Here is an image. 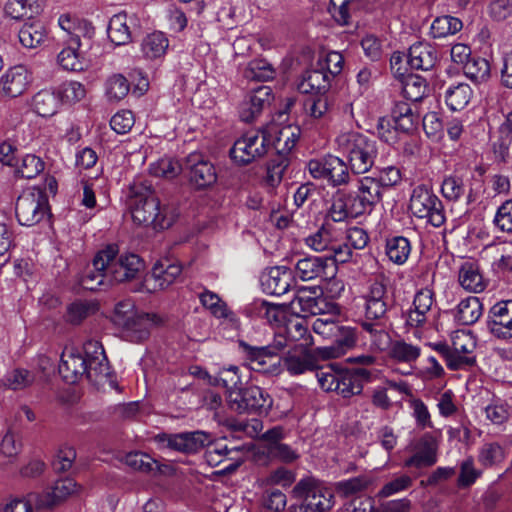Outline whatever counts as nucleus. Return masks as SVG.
Masks as SVG:
<instances>
[{
  "instance_id": "0eeeda50",
  "label": "nucleus",
  "mask_w": 512,
  "mask_h": 512,
  "mask_svg": "<svg viewBox=\"0 0 512 512\" xmlns=\"http://www.w3.org/2000/svg\"><path fill=\"white\" fill-rule=\"evenodd\" d=\"M270 149L269 135L265 131H248L234 142L229 154L235 163L245 166L263 158Z\"/></svg>"
},
{
  "instance_id": "412c9836",
  "label": "nucleus",
  "mask_w": 512,
  "mask_h": 512,
  "mask_svg": "<svg viewBox=\"0 0 512 512\" xmlns=\"http://www.w3.org/2000/svg\"><path fill=\"white\" fill-rule=\"evenodd\" d=\"M31 83V75L23 65L8 69L0 78V92L7 97L22 95Z\"/></svg>"
},
{
  "instance_id": "58836bf2",
  "label": "nucleus",
  "mask_w": 512,
  "mask_h": 512,
  "mask_svg": "<svg viewBox=\"0 0 512 512\" xmlns=\"http://www.w3.org/2000/svg\"><path fill=\"white\" fill-rule=\"evenodd\" d=\"M473 96V90L464 82L452 83L445 91V101L452 111L464 109Z\"/></svg>"
},
{
  "instance_id": "052dcab7",
  "label": "nucleus",
  "mask_w": 512,
  "mask_h": 512,
  "mask_svg": "<svg viewBox=\"0 0 512 512\" xmlns=\"http://www.w3.org/2000/svg\"><path fill=\"white\" fill-rule=\"evenodd\" d=\"M322 317L316 318L312 323V330L323 339L333 340L339 331L340 323L331 315L324 312Z\"/></svg>"
},
{
  "instance_id": "6e6d98bb",
  "label": "nucleus",
  "mask_w": 512,
  "mask_h": 512,
  "mask_svg": "<svg viewBox=\"0 0 512 512\" xmlns=\"http://www.w3.org/2000/svg\"><path fill=\"white\" fill-rule=\"evenodd\" d=\"M463 27L462 21L456 17L445 15L437 17L431 25L434 38H443L459 32Z\"/></svg>"
},
{
  "instance_id": "f03ea898",
  "label": "nucleus",
  "mask_w": 512,
  "mask_h": 512,
  "mask_svg": "<svg viewBox=\"0 0 512 512\" xmlns=\"http://www.w3.org/2000/svg\"><path fill=\"white\" fill-rule=\"evenodd\" d=\"M126 205L134 224L154 230L170 228L179 215L174 205L161 204L152 185L141 179L129 185Z\"/></svg>"
},
{
  "instance_id": "864d4df0",
  "label": "nucleus",
  "mask_w": 512,
  "mask_h": 512,
  "mask_svg": "<svg viewBox=\"0 0 512 512\" xmlns=\"http://www.w3.org/2000/svg\"><path fill=\"white\" fill-rule=\"evenodd\" d=\"M81 46L67 43V47L62 49L57 56L58 64L67 71H81L84 63L81 60Z\"/></svg>"
},
{
  "instance_id": "4468645a",
  "label": "nucleus",
  "mask_w": 512,
  "mask_h": 512,
  "mask_svg": "<svg viewBox=\"0 0 512 512\" xmlns=\"http://www.w3.org/2000/svg\"><path fill=\"white\" fill-rule=\"evenodd\" d=\"M486 326L499 339L512 338V299L497 302L490 308Z\"/></svg>"
},
{
  "instance_id": "3c124183",
  "label": "nucleus",
  "mask_w": 512,
  "mask_h": 512,
  "mask_svg": "<svg viewBox=\"0 0 512 512\" xmlns=\"http://www.w3.org/2000/svg\"><path fill=\"white\" fill-rule=\"evenodd\" d=\"M463 69L465 75L476 83L487 81L491 75L489 61L479 56H472L467 63H465Z\"/></svg>"
},
{
  "instance_id": "5701e85b",
  "label": "nucleus",
  "mask_w": 512,
  "mask_h": 512,
  "mask_svg": "<svg viewBox=\"0 0 512 512\" xmlns=\"http://www.w3.org/2000/svg\"><path fill=\"white\" fill-rule=\"evenodd\" d=\"M77 491V484L71 478L57 480L52 487L48 488L36 498L38 508H52Z\"/></svg>"
},
{
  "instance_id": "de8ad7c7",
  "label": "nucleus",
  "mask_w": 512,
  "mask_h": 512,
  "mask_svg": "<svg viewBox=\"0 0 512 512\" xmlns=\"http://www.w3.org/2000/svg\"><path fill=\"white\" fill-rule=\"evenodd\" d=\"M16 176L33 179L44 170V162L34 154H25L13 166Z\"/></svg>"
},
{
  "instance_id": "79ce46f5",
  "label": "nucleus",
  "mask_w": 512,
  "mask_h": 512,
  "mask_svg": "<svg viewBox=\"0 0 512 512\" xmlns=\"http://www.w3.org/2000/svg\"><path fill=\"white\" fill-rule=\"evenodd\" d=\"M169 40L162 32L148 34L141 43V52L146 59H158L165 55Z\"/></svg>"
},
{
  "instance_id": "69168bd1",
  "label": "nucleus",
  "mask_w": 512,
  "mask_h": 512,
  "mask_svg": "<svg viewBox=\"0 0 512 512\" xmlns=\"http://www.w3.org/2000/svg\"><path fill=\"white\" fill-rule=\"evenodd\" d=\"M504 458V449L496 442L485 443L480 448L478 455L479 462L486 467L496 465L503 461Z\"/></svg>"
},
{
  "instance_id": "20e7f679",
  "label": "nucleus",
  "mask_w": 512,
  "mask_h": 512,
  "mask_svg": "<svg viewBox=\"0 0 512 512\" xmlns=\"http://www.w3.org/2000/svg\"><path fill=\"white\" fill-rule=\"evenodd\" d=\"M372 371L366 367L354 369H339L330 364L317 371V380L321 389L326 392H336L343 398L361 394L364 382H369Z\"/></svg>"
},
{
  "instance_id": "f257e3e1",
  "label": "nucleus",
  "mask_w": 512,
  "mask_h": 512,
  "mask_svg": "<svg viewBox=\"0 0 512 512\" xmlns=\"http://www.w3.org/2000/svg\"><path fill=\"white\" fill-rule=\"evenodd\" d=\"M144 261L134 253L118 255L115 245H108L100 250L93 258L81 278V285L91 291L108 286L113 280L118 283L137 279L144 271Z\"/></svg>"
},
{
  "instance_id": "bb28decb",
  "label": "nucleus",
  "mask_w": 512,
  "mask_h": 512,
  "mask_svg": "<svg viewBox=\"0 0 512 512\" xmlns=\"http://www.w3.org/2000/svg\"><path fill=\"white\" fill-rule=\"evenodd\" d=\"M330 74L320 69L316 64L313 68L304 72L298 90L303 94L327 93L331 87Z\"/></svg>"
},
{
  "instance_id": "c756f323",
  "label": "nucleus",
  "mask_w": 512,
  "mask_h": 512,
  "mask_svg": "<svg viewBox=\"0 0 512 512\" xmlns=\"http://www.w3.org/2000/svg\"><path fill=\"white\" fill-rule=\"evenodd\" d=\"M59 26L67 33L66 43L82 46L81 37L90 40L94 28L85 21H80L68 14L61 15L58 19Z\"/></svg>"
},
{
  "instance_id": "6e6552de",
  "label": "nucleus",
  "mask_w": 512,
  "mask_h": 512,
  "mask_svg": "<svg viewBox=\"0 0 512 512\" xmlns=\"http://www.w3.org/2000/svg\"><path fill=\"white\" fill-rule=\"evenodd\" d=\"M409 209L415 217L425 219L434 227H440L446 219L441 200L425 185L413 189Z\"/></svg>"
},
{
  "instance_id": "8fccbe9b",
  "label": "nucleus",
  "mask_w": 512,
  "mask_h": 512,
  "mask_svg": "<svg viewBox=\"0 0 512 512\" xmlns=\"http://www.w3.org/2000/svg\"><path fill=\"white\" fill-rule=\"evenodd\" d=\"M276 70L266 59L251 60L244 70L245 78L255 81H269L274 79Z\"/></svg>"
},
{
  "instance_id": "774afa93",
  "label": "nucleus",
  "mask_w": 512,
  "mask_h": 512,
  "mask_svg": "<svg viewBox=\"0 0 512 512\" xmlns=\"http://www.w3.org/2000/svg\"><path fill=\"white\" fill-rule=\"evenodd\" d=\"M216 382L221 383L223 387L227 389V392L238 389L242 385V376L240 373V368L235 365H230L229 367H224L219 370Z\"/></svg>"
},
{
  "instance_id": "bf43d9fd",
  "label": "nucleus",
  "mask_w": 512,
  "mask_h": 512,
  "mask_svg": "<svg viewBox=\"0 0 512 512\" xmlns=\"http://www.w3.org/2000/svg\"><path fill=\"white\" fill-rule=\"evenodd\" d=\"M128 80L121 74L110 76L105 83V94L109 101H119L129 92Z\"/></svg>"
},
{
  "instance_id": "a211bd4d",
  "label": "nucleus",
  "mask_w": 512,
  "mask_h": 512,
  "mask_svg": "<svg viewBox=\"0 0 512 512\" xmlns=\"http://www.w3.org/2000/svg\"><path fill=\"white\" fill-rule=\"evenodd\" d=\"M83 349L87 356V372L84 376L92 382L108 377L110 367L102 345L98 341H89L84 344Z\"/></svg>"
},
{
  "instance_id": "9b49d317",
  "label": "nucleus",
  "mask_w": 512,
  "mask_h": 512,
  "mask_svg": "<svg viewBox=\"0 0 512 512\" xmlns=\"http://www.w3.org/2000/svg\"><path fill=\"white\" fill-rule=\"evenodd\" d=\"M184 171L197 189H205L217 181L214 165L201 153H190L184 162Z\"/></svg>"
},
{
  "instance_id": "37998d69",
  "label": "nucleus",
  "mask_w": 512,
  "mask_h": 512,
  "mask_svg": "<svg viewBox=\"0 0 512 512\" xmlns=\"http://www.w3.org/2000/svg\"><path fill=\"white\" fill-rule=\"evenodd\" d=\"M385 253L391 262L397 265H402L408 260L411 253L410 241L403 236L387 238Z\"/></svg>"
},
{
  "instance_id": "72a5a7b5",
  "label": "nucleus",
  "mask_w": 512,
  "mask_h": 512,
  "mask_svg": "<svg viewBox=\"0 0 512 512\" xmlns=\"http://www.w3.org/2000/svg\"><path fill=\"white\" fill-rule=\"evenodd\" d=\"M357 340L356 329L350 326L340 325L337 336L332 340L333 345L324 348V358H337L345 354L347 350L355 346Z\"/></svg>"
},
{
  "instance_id": "f8f14e48",
  "label": "nucleus",
  "mask_w": 512,
  "mask_h": 512,
  "mask_svg": "<svg viewBox=\"0 0 512 512\" xmlns=\"http://www.w3.org/2000/svg\"><path fill=\"white\" fill-rule=\"evenodd\" d=\"M366 214L355 191L338 189L332 196L329 216L334 222H343L355 219Z\"/></svg>"
},
{
  "instance_id": "393cba45",
  "label": "nucleus",
  "mask_w": 512,
  "mask_h": 512,
  "mask_svg": "<svg viewBox=\"0 0 512 512\" xmlns=\"http://www.w3.org/2000/svg\"><path fill=\"white\" fill-rule=\"evenodd\" d=\"M48 37L46 26L41 20L33 18L31 15L18 30L20 44L27 49H36L45 43Z\"/></svg>"
},
{
  "instance_id": "9d476101",
  "label": "nucleus",
  "mask_w": 512,
  "mask_h": 512,
  "mask_svg": "<svg viewBox=\"0 0 512 512\" xmlns=\"http://www.w3.org/2000/svg\"><path fill=\"white\" fill-rule=\"evenodd\" d=\"M307 169L312 178L325 180L333 187L345 185L350 180L348 165L337 156L312 159L308 162Z\"/></svg>"
},
{
  "instance_id": "6ab92c4d",
  "label": "nucleus",
  "mask_w": 512,
  "mask_h": 512,
  "mask_svg": "<svg viewBox=\"0 0 512 512\" xmlns=\"http://www.w3.org/2000/svg\"><path fill=\"white\" fill-rule=\"evenodd\" d=\"M181 271L179 264L170 263L168 260L159 261L154 264L151 273L145 277L143 285L149 292L165 289L180 276Z\"/></svg>"
},
{
  "instance_id": "c03bdc74",
  "label": "nucleus",
  "mask_w": 512,
  "mask_h": 512,
  "mask_svg": "<svg viewBox=\"0 0 512 512\" xmlns=\"http://www.w3.org/2000/svg\"><path fill=\"white\" fill-rule=\"evenodd\" d=\"M199 298L201 304L209 309L215 317L227 319L232 323L237 321L235 313L227 307L226 303L216 293L205 290Z\"/></svg>"
},
{
  "instance_id": "4be33fe9",
  "label": "nucleus",
  "mask_w": 512,
  "mask_h": 512,
  "mask_svg": "<svg viewBox=\"0 0 512 512\" xmlns=\"http://www.w3.org/2000/svg\"><path fill=\"white\" fill-rule=\"evenodd\" d=\"M295 271L303 281L328 279L333 276V262L327 261L324 256H308L297 261Z\"/></svg>"
},
{
  "instance_id": "cd10ccee",
  "label": "nucleus",
  "mask_w": 512,
  "mask_h": 512,
  "mask_svg": "<svg viewBox=\"0 0 512 512\" xmlns=\"http://www.w3.org/2000/svg\"><path fill=\"white\" fill-rule=\"evenodd\" d=\"M437 443L430 435L423 436L416 445V452L405 460V467H430L437 462Z\"/></svg>"
},
{
  "instance_id": "2f4dec72",
  "label": "nucleus",
  "mask_w": 512,
  "mask_h": 512,
  "mask_svg": "<svg viewBox=\"0 0 512 512\" xmlns=\"http://www.w3.org/2000/svg\"><path fill=\"white\" fill-rule=\"evenodd\" d=\"M451 314L459 325H472L482 316L483 305L478 297L469 296L461 300Z\"/></svg>"
},
{
  "instance_id": "e2e57ef3",
  "label": "nucleus",
  "mask_w": 512,
  "mask_h": 512,
  "mask_svg": "<svg viewBox=\"0 0 512 512\" xmlns=\"http://www.w3.org/2000/svg\"><path fill=\"white\" fill-rule=\"evenodd\" d=\"M465 185L462 177L449 175L443 179L441 193L449 201H458L465 194Z\"/></svg>"
},
{
  "instance_id": "473e14b6",
  "label": "nucleus",
  "mask_w": 512,
  "mask_h": 512,
  "mask_svg": "<svg viewBox=\"0 0 512 512\" xmlns=\"http://www.w3.org/2000/svg\"><path fill=\"white\" fill-rule=\"evenodd\" d=\"M355 193L366 213H370L382 198L381 187L374 177L366 176L359 179Z\"/></svg>"
},
{
  "instance_id": "680f3d73",
  "label": "nucleus",
  "mask_w": 512,
  "mask_h": 512,
  "mask_svg": "<svg viewBox=\"0 0 512 512\" xmlns=\"http://www.w3.org/2000/svg\"><path fill=\"white\" fill-rule=\"evenodd\" d=\"M34 380L35 376L32 372L17 368L6 374L4 385L11 390H22L32 385Z\"/></svg>"
},
{
  "instance_id": "ddd939ff",
  "label": "nucleus",
  "mask_w": 512,
  "mask_h": 512,
  "mask_svg": "<svg viewBox=\"0 0 512 512\" xmlns=\"http://www.w3.org/2000/svg\"><path fill=\"white\" fill-rule=\"evenodd\" d=\"M365 316L368 319H385L393 300L388 294L386 285L379 280L371 282L364 295Z\"/></svg>"
},
{
  "instance_id": "aec40b11",
  "label": "nucleus",
  "mask_w": 512,
  "mask_h": 512,
  "mask_svg": "<svg viewBox=\"0 0 512 512\" xmlns=\"http://www.w3.org/2000/svg\"><path fill=\"white\" fill-rule=\"evenodd\" d=\"M273 100L272 89L260 86L250 92L240 105V118L244 122H252Z\"/></svg>"
},
{
  "instance_id": "0e129e2a",
  "label": "nucleus",
  "mask_w": 512,
  "mask_h": 512,
  "mask_svg": "<svg viewBox=\"0 0 512 512\" xmlns=\"http://www.w3.org/2000/svg\"><path fill=\"white\" fill-rule=\"evenodd\" d=\"M184 171V164L172 158H162L151 166V172L157 177L175 178Z\"/></svg>"
},
{
  "instance_id": "4d7b16f0",
  "label": "nucleus",
  "mask_w": 512,
  "mask_h": 512,
  "mask_svg": "<svg viewBox=\"0 0 512 512\" xmlns=\"http://www.w3.org/2000/svg\"><path fill=\"white\" fill-rule=\"evenodd\" d=\"M402 92L407 100L418 102L426 95V80L418 75H408L403 81Z\"/></svg>"
},
{
  "instance_id": "b1692460",
  "label": "nucleus",
  "mask_w": 512,
  "mask_h": 512,
  "mask_svg": "<svg viewBox=\"0 0 512 512\" xmlns=\"http://www.w3.org/2000/svg\"><path fill=\"white\" fill-rule=\"evenodd\" d=\"M293 282V273L285 266L270 268L268 273L261 279L263 291L275 296L287 293Z\"/></svg>"
},
{
  "instance_id": "2eb2a0df",
  "label": "nucleus",
  "mask_w": 512,
  "mask_h": 512,
  "mask_svg": "<svg viewBox=\"0 0 512 512\" xmlns=\"http://www.w3.org/2000/svg\"><path fill=\"white\" fill-rule=\"evenodd\" d=\"M309 342L302 343L290 349L281 359L285 369L292 376L301 375L310 371H318L323 366H319L317 357L305 346Z\"/></svg>"
},
{
  "instance_id": "c85d7f7f",
  "label": "nucleus",
  "mask_w": 512,
  "mask_h": 512,
  "mask_svg": "<svg viewBox=\"0 0 512 512\" xmlns=\"http://www.w3.org/2000/svg\"><path fill=\"white\" fill-rule=\"evenodd\" d=\"M434 303V292L430 288L419 290L413 300L414 309L408 313L406 324L410 327H420L427 320V313Z\"/></svg>"
},
{
  "instance_id": "1a4fd4ad",
  "label": "nucleus",
  "mask_w": 512,
  "mask_h": 512,
  "mask_svg": "<svg viewBox=\"0 0 512 512\" xmlns=\"http://www.w3.org/2000/svg\"><path fill=\"white\" fill-rule=\"evenodd\" d=\"M160 448H168L185 454H194L212 443L211 434L196 430L176 434L161 433L154 437Z\"/></svg>"
},
{
  "instance_id": "13d9d810",
  "label": "nucleus",
  "mask_w": 512,
  "mask_h": 512,
  "mask_svg": "<svg viewBox=\"0 0 512 512\" xmlns=\"http://www.w3.org/2000/svg\"><path fill=\"white\" fill-rule=\"evenodd\" d=\"M135 304L131 299H124L116 303L111 321L114 325L123 329L138 314Z\"/></svg>"
},
{
  "instance_id": "423d86ee",
  "label": "nucleus",
  "mask_w": 512,
  "mask_h": 512,
  "mask_svg": "<svg viewBox=\"0 0 512 512\" xmlns=\"http://www.w3.org/2000/svg\"><path fill=\"white\" fill-rule=\"evenodd\" d=\"M292 496L302 500L294 512H326L333 506L332 492L310 477L301 479L294 486Z\"/></svg>"
},
{
  "instance_id": "7ed1b4c3",
  "label": "nucleus",
  "mask_w": 512,
  "mask_h": 512,
  "mask_svg": "<svg viewBox=\"0 0 512 512\" xmlns=\"http://www.w3.org/2000/svg\"><path fill=\"white\" fill-rule=\"evenodd\" d=\"M335 149L346 157L354 174H364L374 165L378 145L374 138L357 131L340 133L335 138Z\"/></svg>"
},
{
  "instance_id": "603ef678",
  "label": "nucleus",
  "mask_w": 512,
  "mask_h": 512,
  "mask_svg": "<svg viewBox=\"0 0 512 512\" xmlns=\"http://www.w3.org/2000/svg\"><path fill=\"white\" fill-rule=\"evenodd\" d=\"M332 106L331 96L327 93L311 94L304 101L305 112L314 119L325 117Z\"/></svg>"
},
{
  "instance_id": "a878e982",
  "label": "nucleus",
  "mask_w": 512,
  "mask_h": 512,
  "mask_svg": "<svg viewBox=\"0 0 512 512\" xmlns=\"http://www.w3.org/2000/svg\"><path fill=\"white\" fill-rule=\"evenodd\" d=\"M160 321L154 313L138 312L122 331L130 341L141 342L149 337L151 328L158 325Z\"/></svg>"
},
{
  "instance_id": "c9c22d12",
  "label": "nucleus",
  "mask_w": 512,
  "mask_h": 512,
  "mask_svg": "<svg viewBox=\"0 0 512 512\" xmlns=\"http://www.w3.org/2000/svg\"><path fill=\"white\" fill-rule=\"evenodd\" d=\"M132 19L126 13H118L111 17L108 24V37L116 45L128 44L132 39V32L129 25Z\"/></svg>"
},
{
  "instance_id": "7c9ffc66",
  "label": "nucleus",
  "mask_w": 512,
  "mask_h": 512,
  "mask_svg": "<svg viewBox=\"0 0 512 512\" xmlns=\"http://www.w3.org/2000/svg\"><path fill=\"white\" fill-rule=\"evenodd\" d=\"M407 62L412 69L428 71L437 62L436 50L428 43H415L409 48Z\"/></svg>"
},
{
  "instance_id": "dca6fc26",
  "label": "nucleus",
  "mask_w": 512,
  "mask_h": 512,
  "mask_svg": "<svg viewBox=\"0 0 512 512\" xmlns=\"http://www.w3.org/2000/svg\"><path fill=\"white\" fill-rule=\"evenodd\" d=\"M245 357L251 363L253 370L266 374H277L281 368V359L274 355L272 348L266 346H253L241 341Z\"/></svg>"
},
{
  "instance_id": "a18cd8bd",
  "label": "nucleus",
  "mask_w": 512,
  "mask_h": 512,
  "mask_svg": "<svg viewBox=\"0 0 512 512\" xmlns=\"http://www.w3.org/2000/svg\"><path fill=\"white\" fill-rule=\"evenodd\" d=\"M459 283L467 291L474 293L482 292L485 281L477 266L472 263H465L459 271Z\"/></svg>"
},
{
  "instance_id": "4c0bfd02",
  "label": "nucleus",
  "mask_w": 512,
  "mask_h": 512,
  "mask_svg": "<svg viewBox=\"0 0 512 512\" xmlns=\"http://www.w3.org/2000/svg\"><path fill=\"white\" fill-rule=\"evenodd\" d=\"M246 412L266 415L273 405V399L265 390L258 386L246 388Z\"/></svg>"
},
{
  "instance_id": "5fc2aeb1",
  "label": "nucleus",
  "mask_w": 512,
  "mask_h": 512,
  "mask_svg": "<svg viewBox=\"0 0 512 512\" xmlns=\"http://www.w3.org/2000/svg\"><path fill=\"white\" fill-rule=\"evenodd\" d=\"M97 311V305L90 301H75L67 306L65 319L72 325L80 324Z\"/></svg>"
},
{
  "instance_id": "09e8293b",
  "label": "nucleus",
  "mask_w": 512,
  "mask_h": 512,
  "mask_svg": "<svg viewBox=\"0 0 512 512\" xmlns=\"http://www.w3.org/2000/svg\"><path fill=\"white\" fill-rule=\"evenodd\" d=\"M389 356L397 361L403 363L415 362L420 354V347L407 343L404 340H395L390 342Z\"/></svg>"
},
{
  "instance_id": "49530a36",
  "label": "nucleus",
  "mask_w": 512,
  "mask_h": 512,
  "mask_svg": "<svg viewBox=\"0 0 512 512\" xmlns=\"http://www.w3.org/2000/svg\"><path fill=\"white\" fill-rule=\"evenodd\" d=\"M373 481L368 475H359L335 484V491L341 497L349 498L365 492Z\"/></svg>"
},
{
  "instance_id": "e433bc0d",
  "label": "nucleus",
  "mask_w": 512,
  "mask_h": 512,
  "mask_svg": "<svg viewBox=\"0 0 512 512\" xmlns=\"http://www.w3.org/2000/svg\"><path fill=\"white\" fill-rule=\"evenodd\" d=\"M395 129L404 133H408L415 129L419 116L412 109L411 105L404 101L395 103L391 112Z\"/></svg>"
},
{
  "instance_id": "ea45409f",
  "label": "nucleus",
  "mask_w": 512,
  "mask_h": 512,
  "mask_svg": "<svg viewBox=\"0 0 512 512\" xmlns=\"http://www.w3.org/2000/svg\"><path fill=\"white\" fill-rule=\"evenodd\" d=\"M250 310L258 318L264 319L270 325L280 326L286 316V312L281 305L273 304L265 300H255Z\"/></svg>"
},
{
  "instance_id": "39448f33",
  "label": "nucleus",
  "mask_w": 512,
  "mask_h": 512,
  "mask_svg": "<svg viewBox=\"0 0 512 512\" xmlns=\"http://www.w3.org/2000/svg\"><path fill=\"white\" fill-rule=\"evenodd\" d=\"M48 196L40 188H29L17 198L15 206L16 218L22 226H34L49 216Z\"/></svg>"
},
{
  "instance_id": "338daca9",
  "label": "nucleus",
  "mask_w": 512,
  "mask_h": 512,
  "mask_svg": "<svg viewBox=\"0 0 512 512\" xmlns=\"http://www.w3.org/2000/svg\"><path fill=\"white\" fill-rule=\"evenodd\" d=\"M493 224L499 231L512 234V199L506 200L497 208Z\"/></svg>"
},
{
  "instance_id": "f3484780",
  "label": "nucleus",
  "mask_w": 512,
  "mask_h": 512,
  "mask_svg": "<svg viewBox=\"0 0 512 512\" xmlns=\"http://www.w3.org/2000/svg\"><path fill=\"white\" fill-rule=\"evenodd\" d=\"M86 364L85 350L82 352L74 347H66L61 354L59 373L64 381L73 384L84 377L85 372H87Z\"/></svg>"
},
{
  "instance_id": "a19ab883",
  "label": "nucleus",
  "mask_w": 512,
  "mask_h": 512,
  "mask_svg": "<svg viewBox=\"0 0 512 512\" xmlns=\"http://www.w3.org/2000/svg\"><path fill=\"white\" fill-rule=\"evenodd\" d=\"M60 106L59 96L50 90H41L32 99V108L41 117L53 116Z\"/></svg>"
},
{
  "instance_id": "f704fd0d",
  "label": "nucleus",
  "mask_w": 512,
  "mask_h": 512,
  "mask_svg": "<svg viewBox=\"0 0 512 512\" xmlns=\"http://www.w3.org/2000/svg\"><path fill=\"white\" fill-rule=\"evenodd\" d=\"M384 319H368L364 318L360 322L362 330L368 334V338L371 342V346L376 350L383 351L390 344V336L386 331Z\"/></svg>"
}]
</instances>
